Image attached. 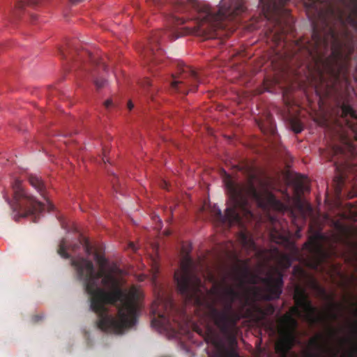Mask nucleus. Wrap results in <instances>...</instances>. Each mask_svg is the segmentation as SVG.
<instances>
[{"label": "nucleus", "instance_id": "nucleus-1", "mask_svg": "<svg viewBox=\"0 0 357 357\" xmlns=\"http://www.w3.org/2000/svg\"><path fill=\"white\" fill-rule=\"evenodd\" d=\"M94 259L100 268L96 273L92 261L83 257L73 258L71 264L79 278L85 279L91 309L100 317L98 327L105 332L121 334L136 324L144 291L136 284L122 289L127 283L126 271L116 263L109 264L104 255L96 253Z\"/></svg>", "mask_w": 357, "mask_h": 357}, {"label": "nucleus", "instance_id": "nucleus-2", "mask_svg": "<svg viewBox=\"0 0 357 357\" xmlns=\"http://www.w3.org/2000/svg\"><path fill=\"white\" fill-rule=\"evenodd\" d=\"M226 186L229 193L231 205L227 208L224 215L218 209L215 214V220L222 227L228 229L238 225L240 231L237 234V240L246 250L256 249L252 234L245 226L246 222H250L254 218L250 208L249 198L255 201L264 210L270 207L280 212L290 211L293 213L289 204L283 203L277 199L262 181H260V188L258 190L252 178H250L245 184H238L228 176Z\"/></svg>", "mask_w": 357, "mask_h": 357}, {"label": "nucleus", "instance_id": "nucleus-3", "mask_svg": "<svg viewBox=\"0 0 357 357\" xmlns=\"http://www.w3.org/2000/svg\"><path fill=\"white\" fill-rule=\"evenodd\" d=\"M174 9L176 13H185V17L174 15L169 22L171 26L165 30H155L152 32L149 39V47L151 60L153 64L158 62L159 57L162 55L159 43L168 38L174 40L184 35H201V8L195 0H177Z\"/></svg>", "mask_w": 357, "mask_h": 357}, {"label": "nucleus", "instance_id": "nucleus-4", "mask_svg": "<svg viewBox=\"0 0 357 357\" xmlns=\"http://www.w3.org/2000/svg\"><path fill=\"white\" fill-rule=\"evenodd\" d=\"M151 312L158 317L151 321V326L169 339L179 335H188L192 333L201 335V317L198 312L189 319L182 310L174 307L170 297H165L160 292L151 305Z\"/></svg>", "mask_w": 357, "mask_h": 357}, {"label": "nucleus", "instance_id": "nucleus-5", "mask_svg": "<svg viewBox=\"0 0 357 357\" xmlns=\"http://www.w3.org/2000/svg\"><path fill=\"white\" fill-rule=\"evenodd\" d=\"M213 290L222 309L218 310L212 307L211 316L220 330L227 333L230 325L236 324L239 319L238 314L234 310L233 305L236 300L241 299V294L234 287L227 283L226 277L213 284Z\"/></svg>", "mask_w": 357, "mask_h": 357}, {"label": "nucleus", "instance_id": "nucleus-6", "mask_svg": "<svg viewBox=\"0 0 357 357\" xmlns=\"http://www.w3.org/2000/svg\"><path fill=\"white\" fill-rule=\"evenodd\" d=\"M178 292L187 302H193L197 305L201 303V280L197 268L188 255L180 261L179 268L174 273Z\"/></svg>", "mask_w": 357, "mask_h": 357}, {"label": "nucleus", "instance_id": "nucleus-7", "mask_svg": "<svg viewBox=\"0 0 357 357\" xmlns=\"http://www.w3.org/2000/svg\"><path fill=\"white\" fill-rule=\"evenodd\" d=\"M294 298L296 306L291 308V312L298 317H304L311 324L329 320L335 321L344 309L342 304L331 302L329 309L325 313L318 314L317 308L313 306L305 290L301 287L296 288Z\"/></svg>", "mask_w": 357, "mask_h": 357}, {"label": "nucleus", "instance_id": "nucleus-8", "mask_svg": "<svg viewBox=\"0 0 357 357\" xmlns=\"http://www.w3.org/2000/svg\"><path fill=\"white\" fill-rule=\"evenodd\" d=\"M289 0H259V5L261 6L264 14L267 16L275 17L271 27L266 31L268 38L273 40L278 47L287 48V37L289 32L293 31L294 26L289 20L284 22L280 17V14L285 11L284 6ZM315 3L320 0H310Z\"/></svg>", "mask_w": 357, "mask_h": 357}, {"label": "nucleus", "instance_id": "nucleus-9", "mask_svg": "<svg viewBox=\"0 0 357 357\" xmlns=\"http://www.w3.org/2000/svg\"><path fill=\"white\" fill-rule=\"evenodd\" d=\"M312 33L311 40L307 42L296 41L294 43L293 47L287 49L281 56L284 62H287L291 59L296 60L312 59L316 61L320 54V49L328 46L327 39L324 36V33L320 29L318 22L312 21Z\"/></svg>", "mask_w": 357, "mask_h": 357}, {"label": "nucleus", "instance_id": "nucleus-10", "mask_svg": "<svg viewBox=\"0 0 357 357\" xmlns=\"http://www.w3.org/2000/svg\"><path fill=\"white\" fill-rule=\"evenodd\" d=\"M10 185L13 190V200L10 201L6 195L3 197L14 211H19L24 217L38 215L45 211V205L36 200L24 188L21 179L13 178Z\"/></svg>", "mask_w": 357, "mask_h": 357}, {"label": "nucleus", "instance_id": "nucleus-11", "mask_svg": "<svg viewBox=\"0 0 357 357\" xmlns=\"http://www.w3.org/2000/svg\"><path fill=\"white\" fill-rule=\"evenodd\" d=\"M202 24L213 20L218 24L224 20H234L245 10L243 0H221L217 11H212L202 3Z\"/></svg>", "mask_w": 357, "mask_h": 357}, {"label": "nucleus", "instance_id": "nucleus-12", "mask_svg": "<svg viewBox=\"0 0 357 357\" xmlns=\"http://www.w3.org/2000/svg\"><path fill=\"white\" fill-rule=\"evenodd\" d=\"M172 77L170 86L172 92L186 95L189 92H195L197 90L198 75L190 66L180 65L178 73Z\"/></svg>", "mask_w": 357, "mask_h": 357}, {"label": "nucleus", "instance_id": "nucleus-13", "mask_svg": "<svg viewBox=\"0 0 357 357\" xmlns=\"http://www.w3.org/2000/svg\"><path fill=\"white\" fill-rule=\"evenodd\" d=\"M260 281L265 287L264 299L272 301L280 298L284 285L283 273L281 270L275 268L273 274L260 278Z\"/></svg>", "mask_w": 357, "mask_h": 357}, {"label": "nucleus", "instance_id": "nucleus-14", "mask_svg": "<svg viewBox=\"0 0 357 357\" xmlns=\"http://www.w3.org/2000/svg\"><path fill=\"white\" fill-rule=\"evenodd\" d=\"M237 261L240 263L236 266L235 273L234 274V280L238 282V286L243 288L248 282L252 284H257L259 278L256 274L252 273L249 267V260H239L237 256H235Z\"/></svg>", "mask_w": 357, "mask_h": 357}, {"label": "nucleus", "instance_id": "nucleus-15", "mask_svg": "<svg viewBox=\"0 0 357 357\" xmlns=\"http://www.w3.org/2000/svg\"><path fill=\"white\" fill-rule=\"evenodd\" d=\"M322 238L323 236L321 234H317L315 236L311 238L309 242L310 252L315 255L317 265L326 260L331 255H337L336 250L333 246H331L330 252L325 250L319 242V240L322 239Z\"/></svg>", "mask_w": 357, "mask_h": 357}, {"label": "nucleus", "instance_id": "nucleus-16", "mask_svg": "<svg viewBox=\"0 0 357 357\" xmlns=\"http://www.w3.org/2000/svg\"><path fill=\"white\" fill-rule=\"evenodd\" d=\"M296 337L292 332L288 331L281 337L275 345L276 352L282 357H287V354L293 348Z\"/></svg>", "mask_w": 357, "mask_h": 357}, {"label": "nucleus", "instance_id": "nucleus-17", "mask_svg": "<svg viewBox=\"0 0 357 357\" xmlns=\"http://www.w3.org/2000/svg\"><path fill=\"white\" fill-rule=\"evenodd\" d=\"M342 117L347 126L357 133V112L349 105L343 103L341 106Z\"/></svg>", "mask_w": 357, "mask_h": 357}, {"label": "nucleus", "instance_id": "nucleus-18", "mask_svg": "<svg viewBox=\"0 0 357 357\" xmlns=\"http://www.w3.org/2000/svg\"><path fill=\"white\" fill-rule=\"evenodd\" d=\"M29 184L34 188L38 192L47 200L48 209H52V204L46 199L45 186L43 181L35 174H29L28 176Z\"/></svg>", "mask_w": 357, "mask_h": 357}, {"label": "nucleus", "instance_id": "nucleus-19", "mask_svg": "<svg viewBox=\"0 0 357 357\" xmlns=\"http://www.w3.org/2000/svg\"><path fill=\"white\" fill-rule=\"evenodd\" d=\"M336 170L338 172L339 175L336 177L339 184L344 183L347 174L352 173L357 176V165H351L349 162L343 164V167H337Z\"/></svg>", "mask_w": 357, "mask_h": 357}, {"label": "nucleus", "instance_id": "nucleus-20", "mask_svg": "<svg viewBox=\"0 0 357 357\" xmlns=\"http://www.w3.org/2000/svg\"><path fill=\"white\" fill-rule=\"evenodd\" d=\"M275 255L277 262L281 268L286 270L291 266L292 259L289 255L282 253L278 249H275Z\"/></svg>", "mask_w": 357, "mask_h": 357}, {"label": "nucleus", "instance_id": "nucleus-21", "mask_svg": "<svg viewBox=\"0 0 357 357\" xmlns=\"http://www.w3.org/2000/svg\"><path fill=\"white\" fill-rule=\"evenodd\" d=\"M318 15L319 18L321 20L323 24L324 29H326V31L328 32L331 39L334 41V43H337L339 42L338 36L334 28L330 26L326 17L324 15L322 11H319L318 13Z\"/></svg>", "mask_w": 357, "mask_h": 357}, {"label": "nucleus", "instance_id": "nucleus-22", "mask_svg": "<svg viewBox=\"0 0 357 357\" xmlns=\"http://www.w3.org/2000/svg\"><path fill=\"white\" fill-rule=\"evenodd\" d=\"M310 185L307 178H298L296 184V190L298 194L310 192Z\"/></svg>", "mask_w": 357, "mask_h": 357}, {"label": "nucleus", "instance_id": "nucleus-23", "mask_svg": "<svg viewBox=\"0 0 357 357\" xmlns=\"http://www.w3.org/2000/svg\"><path fill=\"white\" fill-rule=\"evenodd\" d=\"M158 256L156 254L155 257L153 259V263L151 265V271H152V276H151V282L153 285H154L155 288L157 287V274L159 271V265L158 263Z\"/></svg>", "mask_w": 357, "mask_h": 357}, {"label": "nucleus", "instance_id": "nucleus-24", "mask_svg": "<svg viewBox=\"0 0 357 357\" xmlns=\"http://www.w3.org/2000/svg\"><path fill=\"white\" fill-rule=\"evenodd\" d=\"M323 340L322 335H319L316 337H313L310 340V344L317 349H322L324 347V344L321 342V340Z\"/></svg>", "mask_w": 357, "mask_h": 357}, {"label": "nucleus", "instance_id": "nucleus-25", "mask_svg": "<svg viewBox=\"0 0 357 357\" xmlns=\"http://www.w3.org/2000/svg\"><path fill=\"white\" fill-rule=\"evenodd\" d=\"M284 319L285 322L287 323V324L289 325L292 328L297 327L298 322L291 314H289V313L286 314L284 316Z\"/></svg>", "mask_w": 357, "mask_h": 357}, {"label": "nucleus", "instance_id": "nucleus-26", "mask_svg": "<svg viewBox=\"0 0 357 357\" xmlns=\"http://www.w3.org/2000/svg\"><path fill=\"white\" fill-rule=\"evenodd\" d=\"M59 254L63 258H68L69 257V255L68 253V251H67V248H66V241L65 240H62L61 242H60V244H59Z\"/></svg>", "mask_w": 357, "mask_h": 357}, {"label": "nucleus", "instance_id": "nucleus-27", "mask_svg": "<svg viewBox=\"0 0 357 357\" xmlns=\"http://www.w3.org/2000/svg\"><path fill=\"white\" fill-rule=\"evenodd\" d=\"M351 332L353 335V339L351 340L350 338H344V339H342V342L344 343L349 342L354 343V340L357 337V324L356 323L351 324Z\"/></svg>", "mask_w": 357, "mask_h": 357}, {"label": "nucleus", "instance_id": "nucleus-28", "mask_svg": "<svg viewBox=\"0 0 357 357\" xmlns=\"http://www.w3.org/2000/svg\"><path fill=\"white\" fill-rule=\"evenodd\" d=\"M345 260L348 261L350 263L356 264V268L357 269V252L356 251H351L349 256H345Z\"/></svg>", "mask_w": 357, "mask_h": 357}, {"label": "nucleus", "instance_id": "nucleus-29", "mask_svg": "<svg viewBox=\"0 0 357 357\" xmlns=\"http://www.w3.org/2000/svg\"><path fill=\"white\" fill-rule=\"evenodd\" d=\"M312 287L313 289H314L319 294H320L321 296H326V290L321 287L317 281L312 280Z\"/></svg>", "mask_w": 357, "mask_h": 357}, {"label": "nucleus", "instance_id": "nucleus-30", "mask_svg": "<svg viewBox=\"0 0 357 357\" xmlns=\"http://www.w3.org/2000/svg\"><path fill=\"white\" fill-rule=\"evenodd\" d=\"M334 241L336 243H341L346 246L349 245V242L347 239L344 238L343 236L337 235L334 237Z\"/></svg>", "mask_w": 357, "mask_h": 357}, {"label": "nucleus", "instance_id": "nucleus-31", "mask_svg": "<svg viewBox=\"0 0 357 357\" xmlns=\"http://www.w3.org/2000/svg\"><path fill=\"white\" fill-rule=\"evenodd\" d=\"M294 273L299 276H303L305 275V271L302 268L296 266L294 267Z\"/></svg>", "mask_w": 357, "mask_h": 357}, {"label": "nucleus", "instance_id": "nucleus-32", "mask_svg": "<svg viewBox=\"0 0 357 357\" xmlns=\"http://www.w3.org/2000/svg\"><path fill=\"white\" fill-rule=\"evenodd\" d=\"M357 352V345L354 344L352 349L345 354L346 357H353Z\"/></svg>", "mask_w": 357, "mask_h": 357}, {"label": "nucleus", "instance_id": "nucleus-33", "mask_svg": "<svg viewBox=\"0 0 357 357\" xmlns=\"http://www.w3.org/2000/svg\"><path fill=\"white\" fill-rule=\"evenodd\" d=\"M333 151L335 155H337V154H343L344 153V149L343 148L340 147V146H334L333 147Z\"/></svg>", "mask_w": 357, "mask_h": 357}, {"label": "nucleus", "instance_id": "nucleus-34", "mask_svg": "<svg viewBox=\"0 0 357 357\" xmlns=\"http://www.w3.org/2000/svg\"><path fill=\"white\" fill-rule=\"evenodd\" d=\"M94 82L98 88L103 87L107 84V82L105 79H96Z\"/></svg>", "mask_w": 357, "mask_h": 357}, {"label": "nucleus", "instance_id": "nucleus-35", "mask_svg": "<svg viewBox=\"0 0 357 357\" xmlns=\"http://www.w3.org/2000/svg\"><path fill=\"white\" fill-rule=\"evenodd\" d=\"M148 275L146 274H139L137 275H136V278L137 280V281L139 282H143L144 281L146 278H147Z\"/></svg>", "mask_w": 357, "mask_h": 357}, {"label": "nucleus", "instance_id": "nucleus-36", "mask_svg": "<svg viewBox=\"0 0 357 357\" xmlns=\"http://www.w3.org/2000/svg\"><path fill=\"white\" fill-rule=\"evenodd\" d=\"M85 251H86V254H88V255H89L91 253V248L90 243H89V241H86V242H85Z\"/></svg>", "mask_w": 357, "mask_h": 357}, {"label": "nucleus", "instance_id": "nucleus-37", "mask_svg": "<svg viewBox=\"0 0 357 357\" xmlns=\"http://www.w3.org/2000/svg\"><path fill=\"white\" fill-rule=\"evenodd\" d=\"M128 248L132 249L134 251H136L138 249V247L133 242H130L129 243Z\"/></svg>", "mask_w": 357, "mask_h": 357}, {"label": "nucleus", "instance_id": "nucleus-38", "mask_svg": "<svg viewBox=\"0 0 357 357\" xmlns=\"http://www.w3.org/2000/svg\"><path fill=\"white\" fill-rule=\"evenodd\" d=\"M112 100H107L106 101H105L104 102V105L105 106L106 108H109L110 107H112Z\"/></svg>", "mask_w": 357, "mask_h": 357}, {"label": "nucleus", "instance_id": "nucleus-39", "mask_svg": "<svg viewBox=\"0 0 357 357\" xmlns=\"http://www.w3.org/2000/svg\"><path fill=\"white\" fill-rule=\"evenodd\" d=\"M302 129V127L300 125H298L297 127L294 128V130L296 132L298 133L301 132Z\"/></svg>", "mask_w": 357, "mask_h": 357}, {"label": "nucleus", "instance_id": "nucleus-40", "mask_svg": "<svg viewBox=\"0 0 357 357\" xmlns=\"http://www.w3.org/2000/svg\"><path fill=\"white\" fill-rule=\"evenodd\" d=\"M252 290L253 291L255 296H257L258 294V289L257 287H253Z\"/></svg>", "mask_w": 357, "mask_h": 357}, {"label": "nucleus", "instance_id": "nucleus-41", "mask_svg": "<svg viewBox=\"0 0 357 357\" xmlns=\"http://www.w3.org/2000/svg\"><path fill=\"white\" fill-rule=\"evenodd\" d=\"M128 107L129 109L130 110V109H132L133 108L134 105H133V104L130 101V102H128Z\"/></svg>", "mask_w": 357, "mask_h": 357}, {"label": "nucleus", "instance_id": "nucleus-42", "mask_svg": "<svg viewBox=\"0 0 357 357\" xmlns=\"http://www.w3.org/2000/svg\"><path fill=\"white\" fill-rule=\"evenodd\" d=\"M202 307L204 306V302H205V296L204 294V292L202 291Z\"/></svg>", "mask_w": 357, "mask_h": 357}, {"label": "nucleus", "instance_id": "nucleus-43", "mask_svg": "<svg viewBox=\"0 0 357 357\" xmlns=\"http://www.w3.org/2000/svg\"><path fill=\"white\" fill-rule=\"evenodd\" d=\"M204 257H204V255L202 254V262H203V261H204ZM202 279H204V271H202Z\"/></svg>", "mask_w": 357, "mask_h": 357}, {"label": "nucleus", "instance_id": "nucleus-44", "mask_svg": "<svg viewBox=\"0 0 357 357\" xmlns=\"http://www.w3.org/2000/svg\"><path fill=\"white\" fill-rule=\"evenodd\" d=\"M338 353H339V350L335 351V352H333V357L337 356V355L338 354Z\"/></svg>", "mask_w": 357, "mask_h": 357}, {"label": "nucleus", "instance_id": "nucleus-45", "mask_svg": "<svg viewBox=\"0 0 357 357\" xmlns=\"http://www.w3.org/2000/svg\"><path fill=\"white\" fill-rule=\"evenodd\" d=\"M153 250L157 252L158 250V245H155L154 247H153Z\"/></svg>", "mask_w": 357, "mask_h": 357}, {"label": "nucleus", "instance_id": "nucleus-46", "mask_svg": "<svg viewBox=\"0 0 357 357\" xmlns=\"http://www.w3.org/2000/svg\"><path fill=\"white\" fill-rule=\"evenodd\" d=\"M331 334H332L333 335H335V334H336V331H335L334 329H333V328H331Z\"/></svg>", "mask_w": 357, "mask_h": 357}, {"label": "nucleus", "instance_id": "nucleus-47", "mask_svg": "<svg viewBox=\"0 0 357 357\" xmlns=\"http://www.w3.org/2000/svg\"><path fill=\"white\" fill-rule=\"evenodd\" d=\"M270 310H271V312H273L274 311V309L272 306L270 307Z\"/></svg>", "mask_w": 357, "mask_h": 357}, {"label": "nucleus", "instance_id": "nucleus-48", "mask_svg": "<svg viewBox=\"0 0 357 357\" xmlns=\"http://www.w3.org/2000/svg\"><path fill=\"white\" fill-rule=\"evenodd\" d=\"M202 211H204V202H202Z\"/></svg>", "mask_w": 357, "mask_h": 357}, {"label": "nucleus", "instance_id": "nucleus-49", "mask_svg": "<svg viewBox=\"0 0 357 357\" xmlns=\"http://www.w3.org/2000/svg\"><path fill=\"white\" fill-rule=\"evenodd\" d=\"M157 219L158 220V221L160 222V223H161V219H160L159 217H157Z\"/></svg>", "mask_w": 357, "mask_h": 357}, {"label": "nucleus", "instance_id": "nucleus-50", "mask_svg": "<svg viewBox=\"0 0 357 357\" xmlns=\"http://www.w3.org/2000/svg\"><path fill=\"white\" fill-rule=\"evenodd\" d=\"M202 40L204 39V31H202Z\"/></svg>", "mask_w": 357, "mask_h": 357}, {"label": "nucleus", "instance_id": "nucleus-51", "mask_svg": "<svg viewBox=\"0 0 357 357\" xmlns=\"http://www.w3.org/2000/svg\"><path fill=\"white\" fill-rule=\"evenodd\" d=\"M324 36L328 40L327 38H328V36H330L328 34V36Z\"/></svg>", "mask_w": 357, "mask_h": 357}, {"label": "nucleus", "instance_id": "nucleus-52", "mask_svg": "<svg viewBox=\"0 0 357 357\" xmlns=\"http://www.w3.org/2000/svg\"><path fill=\"white\" fill-rule=\"evenodd\" d=\"M335 165H337V162H335ZM339 167V166H338V165H336V167ZM340 167H343V165H342V166H340Z\"/></svg>", "mask_w": 357, "mask_h": 357}, {"label": "nucleus", "instance_id": "nucleus-53", "mask_svg": "<svg viewBox=\"0 0 357 357\" xmlns=\"http://www.w3.org/2000/svg\"><path fill=\"white\" fill-rule=\"evenodd\" d=\"M287 198H288V201H289V199H290V197H289V196H287Z\"/></svg>", "mask_w": 357, "mask_h": 357}, {"label": "nucleus", "instance_id": "nucleus-54", "mask_svg": "<svg viewBox=\"0 0 357 357\" xmlns=\"http://www.w3.org/2000/svg\"><path fill=\"white\" fill-rule=\"evenodd\" d=\"M308 208L311 210V206L310 205L308 206Z\"/></svg>", "mask_w": 357, "mask_h": 357}, {"label": "nucleus", "instance_id": "nucleus-55", "mask_svg": "<svg viewBox=\"0 0 357 357\" xmlns=\"http://www.w3.org/2000/svg\"><path fill=\"white\" fill-rule=\"evenodd\" d=\"M202 317L203 318L204 317V313L202 312Z\"/></svg>", "mask_w": 357, "mask_h": 357}]
</instances>
